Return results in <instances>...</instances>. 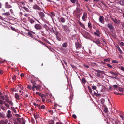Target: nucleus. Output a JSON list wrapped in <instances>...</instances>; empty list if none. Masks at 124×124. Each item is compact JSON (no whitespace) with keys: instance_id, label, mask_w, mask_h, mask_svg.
Listing matches in <instances>:
<instances>
[{"instance_id":"nucleus-12","label":"nucleus","mask_w":124,"mask_h":124,"mask_svg":"<svg viewBox=\"0 0 124 124\" xmlns=\"http://www.w3.org/2000/svg\"><path fill=\"white\" fill-rule=\"evenodd\" d=\"M54 33L56 35V37H59L60 36V34L58 31H53Z\"/></svg>"},{"instance_id":"nucleus-46","label":"nucleus","mask_w":124,"mask_h":124,"mask_svg":"<svg viewBox=\"0 0 124 124\" xmlns=\"http://www.w3.org/2000/svg\"><path fill=\"white\" fill-rule=\"evenodd\" d=\"M57 39L59 41H61V38L59 37H56Z\"/></svg>"},{"instance_id":"nucleus-6","label":"nucleus","mask_w":124,"mask_h":124,"mask_svg":"<svg viewBox=\"0 0 124 124\" xmlns=\"http://www.w3.org/2000/svg\"><path fill=\"white\" fill-rule=\"evenodd\" d=\"M99 20L100 22L102 23H104V17L102 16H100L99 18Z\"/></svg>"},{"instance_id":"nucleus-22","label":"nucleus","mask_w":124,"mask_h":124,"mask_svg":"<svg viewBox=\"0 0 124 124\" xmlns=\"http://www.w3.org/2000/svg\"><path fill=\"white\" fill-rule=\"evenodd\" d=\"M111 19L116 24V22L117 21V20L116 18H115L114 19L112 18H111Z\"/></svg>"},{"instance_id":"nucleus-23","label":"nucleus","mask_w":124,"mask_h":124,"mask_svg":"<svg viewBox=\"0 0 124 124\" xmlns=\"http://www.w3.org/2000/svg\"><path fill=\"white\" fill-rule=\"evenodd\" d=\"M119 3L122 5H124V0L120 1H119Z\"/></svg>"},{"instance_id":"nucleus-20","label":"nucleus","mask_w":124,"mask_h":124,"mask_svg":"<svg viewBox=\"0 0 124 124\" xmlns=\"http://www.w3.org/2000/svg\"><path fill=\"white\" fill-rule=\"evenodd\" d=\"M50 124H54V120H50L49 122Z\"/></svg>"},{"instance_id":"nucleus-37","label":"nucleus","mask_w":124,"mask_h":124,"mask_svg":"<svg viewBox=\"0 0 124 124\" xmlns=\"http://www.w3.org/2000/svg\"><path fill=\"white\" fill-rule=\"evenodd\" d=\"M82 82L83 83H85L86 82V81L84 78H83L82 79Z\"/></svg>"},{"instance_id":"nucleus-13","label":"nucleus","mask_w":124,"mask_h":124,"mask_svg":"<svg viewBox=\"0 0 124 124\" xmlns=\"http://www.w3.org/2000/svg\"><path fill=\"white\" fill-rule=\"evenodd\" d=\"M15 97L17 100H19L20 99L19 96L18 94L16 93L15 95Z\"/></svg>"},{"instance_id":"nucleus-45","label":"nucleus","mask_w":124,"mask_h":124,"mask_svg":"<svg viewBox=\"0 0 124 124\" xmlns=\"http://www.w3.org/2000/svg\"><path fill=\"white\" fill-rule=\"evenodd\" d=\"M120 22H121L119 20H117L116 24H119L120 23Z\"/></svg>"},{"instance_id":"nucleus-57","label":"nucleus","mask_w":124,"mask_h":124,"mask_svg":"<svg viewBox=\"0 0 124 124\" xmlns=\"http://www.w3.org/2000/svg\"><path fill=\"white\" fill-rule=\"evenodd\" d=\"M35 21L31 19L30 20V22L32 24Z\"/></svg>"},{"instance_id":"nucleus-3","label":"nucleus","mask_w":124,"mask_h":124,"mask_svg":"<svg viewBox=\"0 0 124 124\" xmlns=\"http://www.w3.org/2000/svg\"><path fill=\"white\" fill-rule=\"evenodd\" d=\"M7 116L8 118H10L12 116V115L11 114V111L10 110H8L7 111Z\"/></svg>"},{"instance_id":"nucleus-14","label":"nucleus","mask_w":124,"mask_h":124,"mask_svg":"<svg viewBox=\"0 0 124 124\" xmlns=\"http://www.w3.org/2000/svg\"><path fill=\"white\" fill-rule=\"evenodd\" d=\"M32 33H34L33 31H29L28 33V34L29 36L31 37H32L33 35L32 34Z\"/></svg>"},{"instance_id":"nucleus-29","label":"nucleus","mask_w":124,"mask_h":124,"mask_svg":"<svg viewBox=\"0 0 124 124\" xmlns=\"http://www.w3.org/2000/svg\"><path fill=\"white\" fill-rule=\"evenodd\" d=\"M110 61V59L109 58H106L104 60V61L105 62H109Z\"/></svg>"},{"instance_id":"nucleus-64","label":"nucleus","mask_w":124,"mask_h":124,"mask_svg":"<svg viewBox=\"0 0 124 124\" xmlns=\"http://www.w3.org/2000/svg\"><path fill=\"white\" fill-rule=\"evenodd\" d=\"M3 73V71L2 70H0V73L1 74H2Z\"/></svg>"},{"instance_id":"nucleus-53","label":"nucleus","mask_w":124,"mask_h":124,"mask_svg":"<svg viewBox=\"0 0 124 124\" xmlns=\"http://www.w3.org/2000/svg\"><path fill=\"white\" fill-rule=\"evenodd\" d=\"M23 8L24 9L26 10L27 11H28V8H27L25 7H23Z\"/></svg>"},{"instance_id":"nucleus-11","label":"nucleus","mask_w":124,"mask_h":124,"mask_svg":"<svg viewBox=\"0 0 124 124\" xmlns=\"http://www.w3.org/2000/svg\"><path fill=\"white\" fill-rule=\"evenodd\" d=\"M116 47H117L118 50L119 51L120 53L121 54H123L124 53L121 50L120 48L119 47V46L118 45H116Z\"/></svg>"},{"instance_id":"nucleus-54","label":"nucleus","mask_w":124,"mask_h":124,"mask_svg":"<svg viewBox=\"0 0 124 124\" xmlns=\"http://www.w3.org/2000/svg\"><path fill=\"white\" fill-rule=\"evenodd\" d=\"M120 45L122 46H124V43L122 42H121L120 43Z\"/></svg>"},{"instance_id":"nucleus-17","label":"nucleus","mask_w":124,"mask_h":124,"mask_svg":"<svg viewBox=\"0 0 124 124\" xmlns=\"http://www.w3.org/2000/svg\"><path fill=\"white\" fill-rule=\"evenodd\" d=\"M94 70L96 72H98L99 73L104 74V71H102L100 70H98L96 69Z\"/></svg>"},{"instance_id":"nucleus-15","label":"nucleus","mask_w":124,"mask_h":124,"mask_svg":"<svg viewBox=\"0 0 124 124\" xmlns=\"http://www.w3.org/2000/svg\"><path fill=\"white\" fill-rule=\"evenodd\" d=\"M38 13L40 16L41 18H43L44 17V14L42 12H38Z\"/></svg>"},{"instance_id":"nucleus-38","label":"nucleus","mask_w":124,"mask_h":124,"mask_svg":"<svg viewBox=\"0 0 124 124\" xmlns=\"http://www.w3.org/2000/svg\"><path fill=\"white\" fill-rule=\"evenodd\" d=\"M15 116L16 117H17L19 118L21 117V115H19V114H15Z\"/></svg>"},{"instance_id":"nucleus-21","label":"nucleus","mask_w":124,"mask_h":124,"mask_svg":"<svg viewBox=\"0 0 124 124\" xmlns=\"http://www.w3.org/2000/svg\"><path fill=\"white\" fill-rule=\"evenodd\" d=\"M0 116L1 117L4 118L5 117V115L4 114H3V113L0 112Z\"/></svg>"},{"instance_id":"nucleus-42","label":"nucleus","mask_w":124,"mask_h":124,"mask_svg":"<svg viewBox=\"0 0 124 124\" xmlns=\"http://www.w3.org/2000/svg\"><path fill=\"white\" fill-rule=\"evenodd\" d=\"M108 111V109L107 108H104V112L106 113H107V112Z\"/></svg>"},{"instance_id":"nucleus-10","label":"nucleus","mask_w":124,"mask_h":124,"mask_svg":"<svg viewBox=\"0 0 124 124\" xmlns=\"http://www.w3.org/2000/svg\"><path fill=\"white\" fill-rule=\"evenodd\" d=\"M108 27L109 28L110 30H113L114 27L112 24L111 23H109L107 25Z\"/></svg>"},{"instance_id":"nucleus-63","label":"nucleus","mask_w":124,"mask_h":124,"mask_svg":"<svg viewBox=\"0 0 124 124\" xmlns=\"http://www.w3.org/2000/svg\"><path fill=\"white\" fill-rule=\"evenodd\" d=\"M40 42L41 44H42L44 45L45 46H46L47 47H48L47 46V45H46V44L45 43H43V42Z\"/></svg>"},{"instance_id":"nucleus-49","label":"nucleus","mask_w":124,"mask_h":124,"mask_svg":"<svg viewBox=\"0 0 124 124\" xmlns=\"http://www.w3.org/2000/svg\"><path fill=\"white\" fill-rule=\"evenodd\" d=\"M4 120H2L0 121V124H4Z\"/></svg>"},{"instance_id":"nucleus-28","label":"nucleus","mask_w":124,"mask_h":124,"mask_svg":"<svg viewBox=\"0 0 124 124\" xmlns=\"http://www.w3.org/2000/svg\"><path fill=\"white\" fill-rule=\"evenodd\" d=\"M94 95L96 96V97L100 96L101 95V94H100L97 93L95 92H94Z\"/></svg>"},{"instance_id":"nucleus-8","label":"nucleus","mask_w":124,"mask_h":124,"mask_svg":"<svg viewBox=\"0 0 124 124\" xmlns=\"http://www.w3.org/2000/svg\"><path fill=\"white\" fill-rule=\"evenodd\" d=\"M33 115L34 116V118L36 120L38 118L40 117V116L39 114L36 113L33 114Z\"/></svg>"},{"instance_id":"nucleus-51","label":"nucleus","mask_w":124,"mask_h":124,"mask_svg":"<svg viewBox=\"0 0 124 124\" xmlns=\"http://www.w3.org/2000/svg\"><path fill=\"white\" fill-rule=\"evenodd\" d=\"M12 109L13 111L15 112V113H16L17 111L14 108H12Z\"/></svg>"},{"instance_id":"nucleus-33","label":"nucleus","mask_w":124,"mask_h":124,"mask_svg":"<svg viewBox=\"0 0 124 124\" xmlns=\"http://www.w3.org/2000/svg\"><path fill=\"white\" fill-rule=\"evenodd\" d=\"M82 9L79 8H77V12L78 13H79L82 11Z\"/></svg>"},{"instance_id":"nucleus-18","label":"nucleus","mask_w":124,"mask_h":124,"mask_svg":"<svg viewBox=\"0 0 124 124\" xmlns=\"http://www.w3.org/2000/svg\"><path fill=\"white\" fill-rule=\"evenodd\" d=\"M97 32H94V34L95 35H96L98 37L100 36V31H97Z\"/></svg>"},{"instance_id":"nucleus-24","label":"nucleus","mask_w":124,"mask_h":124,"mask_svg":"<svg viewBox=\"0 0 124 124\" xmlns=\"http://www.w3.org/2000/svg\"><path fill=\"white\" fill-rule=\"evenodd\" d=\"M88 89L89 91V92L91 94H92V90L91 88L89 86H88Z\"/></svg>"},{"instance_id":"nucleus-59","label":"nucleus","mask_w":124,"mask_h":124,"mask_svg":"<svg viewBox=\"0 0 124 124\" xmlns=\"http://www.w3.org/2000/svg\"><path fill=\"white\" fill-rule=\"evenodd\" d=\"M113 86L116 89L118 87V86L116 85H113Z\"/></svg>"},{"instance_id":"nucleus-50","label":"nucleus","mask_w":124,"mask_h":124,"mask_svg":"<svg viewBox=\"0 0 124 124\" xmlns=\"http://www.w3.org/2000/svg\"><path fill=\"white\" fill-rule=\"evenodd\" d=\"M72 117L74 119H76L77 118L75 114H73L72 115Z\"/></svg>"},{"instance_id":"nucleus-39","label":"nucleus","mask_w":124,"mask_h":124,"mask_svg":"<svg viewBox=\"0 0 124 124\" xmlns=\"http://www.w3.org/2000/svg\"><path fill=\"white\" fill-rule=\"evenodd\" d=\"M40 88V85H37L36 87V89L37 90H39Z\"/></svg>"},{"instance_id":"nucleus-5","label":"nucleus","mask_w":124,"mask_h":124,"mask_svg":"<svg viewBox=\"0 0 124 124\" xmlns=\"http://www.w3.org/2000/svg\"><path fill=\"white\" fill-rule=\"evenodd\" d=\"M93 42L95 43H96V44H97V45H100L101 44L100 41L99 39H98L96 40H93Z\"/></svg>"},{"instance_id":"nucleus-55","label":"nucleus","mask_w":124,"mask_h":124,"mask_svg":"<svg viewBox=\"0 0 124 124\" xmlns=\"http://www.w3.org/2000/svg\"><path fill=\"white\" fill-rule=\"evenodd\" d=\"M0 97L3 100H4L5 99V97L4 96H0Z\"/></svg>"},{"instance_id":"nucleus-40","label":"nucleus","mask_w":124,"mask_h":124,"mask_svg":"<svg viewBox=\"0 0 124 124\" xmlns=\"http://www.w3.org/2000/svg\"><path fill=\"white\" fill-rule=\"evenodd\" d=\"M92 88L93 90H96L97 88V87L95 86H92Z\"/></svg>"},{"instance_id":"nucleus-58","label":"nucleus","mask_w":124,"mask_h":124,"mask_svg":"<svg viewBox=\"0 0 124 124\" xmlns=\"http://www.w3.org/2000/svg\"><path fill=\"white\" fill-rule=\"evenodd\" d=\"M121 70L123 71H124V67L123 66H121L120 68Z\"/></svg>"},{"instance_id":"nucleus-47","label":"nucleus","mask_w":124,"mask_h":124,"mask_svg":"<svg viewBox=\"0 0 124 124\" xmlns=\"http://www.w3.org/2000/svg\"><path fill=\"white\" fill-rule=\"evenodd\" d=\"M112 63H118V62L117 61L114 60H113L112 61Z\"/></svg>"},{"instance_id":"nucleus-48","label":"nucleus","mask_w":124,"mask_h":124,"mask_svg":"<svg viewBox=\"0 0 124 124\" xmlns=\"http://www.w3.org/2000/svg\"><path fill=\"white\" fill-rule=\"evenodd\" d=\"M45 106H44V105H42L41 107V108L43 109H45Z\"/></svg>"},{"instance_id":"nucleus-36","label":"nucleus","mask_w":124,"mask_h":124,"mask_svg":"<svg viewBox=\"0 0 124 124\" xmlns=\"http://www.w3.org/2000/svg\"><path fill=\"white\" fill-rule=\"evenodd\" d=\"M3 15H4L6 16H8L10 15V13L9 12H7L2 14Z\"/></svg>"},{"instance_id":"nucleus-27","label":"nucleus","mask_w":124,"mask_h":124,"mask_svg":"<svg viewBox=\"0 0 124 124\" xmlns=\"http://www.w3.org/2000/svg\"><path fill=\"white\" fill-rule=\"evenodd\" d=\"M12 79L13 80H14V81L16 80V76L15 75H13L12 77Z\"/></svg>"},{"instance_id":"nucleus-19","label":"nucleus","mask_w":124,"mask_h":124,"mask_svg":"<svg viewBox=\"0 0 124 124\" xmlns=\"http://www.w3.org/2000/svg\"><path fill=\"white\" fill-rule=\"evenodd\" d=\"M64 30L65 31H67L69 30V28L66 26H64Z\"/></svg>"},{"instance_id":"nucleus-61","label":"nucleus","mask_w":124,"mask_h":124,"mask_svg":"<svg viewBox=\"0 0 124 124\" xmlns=\"http://www.w3.org/2000/svg\"><path fill=\"white\" fill-rule=\"evenodd\" d=\"M51 15L53 16H55L54 13L53 12H51Z\"/></svg>"},{"instance_id":"nucleus-62","label":"nucleus","mask_w":124,"mask_h":124,"mask_svg":"<svg viewBox=\"0 0 124 124\" xmlns=\"http://www.w3.org/2000/svg\"><path fill=\"white\" fill-rule=\"evenodd\" d=\"M116 77H113L111 76H109V77H110V78H115V79H116Z\"/></svg>"},{"instance_id":"nucleus-26","label":"nucleus","mask_w":124,"mask_h":124,"mask_svg":"<svg viewBox=\"0 0 124 124\" xmlns=\"http://www.w3.org/2000/svg\"><path fill=\"white\" fill-rule=\"evenodd\" d=\"M73 97V95L72 94H72L70 93V96L69 99H70V101H72V100Z\"/></svg>"},{"instance_id":"nucleus-32","label":"nucleus","mask_w":124,"mask_h":124,"mask_svg":"<svg viewBox=\"0 0 124 124\" xmlns=\"http://www.w3.org/2000/svg\"><path fill=\"white\" fill-rule=\"evenodd\" d=\"M8 103L11 106H12L13 105V103L12 101L11 100H8Z\"/></svg>"},{"instance_id":"nucleus-30","label":"nucleus","mask_w":124,"mask_h":124,"mask_svg":"<svg viewBox=\"0 0 124 124\" xmlns=\"http://www.w3.org/2000/svg\"><path fill=\"white\" fill-rule=\"evenodd\" d=\"M110 73L111 74H112V75H115V76H117V74L116 73H115L114 72H113L112 71H110Z\"/></svg>"},{"instance_id":"nucleus-2","label":"nucleus","mask_w":124,"mask_h":124,"mask_svg":"<svg viewBox=\"0 0 124 124\" xmlns=\"http://www.w3.org/2000/svg\"><path fill=\"white\" fill-rule=\"evenodd\" d=\"M76 47L77 49H79L81 48V45L78 42H77L75 43Z\"/></svg>"},{"instance_id":"nucleus-1","label":"nucleus","mask_w":124,"mask_h":124,"mask_svg":"<svg viewBox=\"0 0 124 124\" xmlns=\"http://www.w3.org/2000/svg\"><path fill=\"white\" fill-rule=\"evenodd\" d=\"M81 33L84 37L88 39L91 37V35L87 31H81Z\"/></svg>"},{"instance_id":"nucleus-56","label":"nucleus","mask_w":124,"mask_h":124,"mask_svg":"<svg viewBox=\"0 0 124 124\" xmlns=\"http://www.w3.org/2000/svg\"><path fill=\"white\" fill-rule=\"evenodd\" d=\"M107 65L110 68H112V66L110 64H108Z\"/></svg>"},{"instance_id":"nucleus-41","label":"nucleus","mask_w":124,"mask_h":124,"mask_svg":"<svg viewBox=\"0 0 124 124\" xmlns=\"http://www.w3.org/2000/svg\"><path fill=\"white\" fill-rule=\"evenodd\" d=\"M114 93L115 94L118 95H122L123 94L121 93H120L117 92H114Z\"/></svg>"},{"instance_id":"nucleus-4","label":"nucleus","mask_w":124,"mask_h":124,"mask_svg":"<svg viewBox=\"0 0 124 124\" xmlns=\"http://www.w3.org/2000/svg\"><path fill=\"white\" fill-rule=\"evenodd\" d=\"M35 28L37 30L41 29H42V27L40 25L37 24L35 25Z\"/></svg>"},{"instance_id":"nucleus-43","label":"nucleus","mask_w":124,"mask_h":124,"mask_svg":"<svg viewBox=\"0 0 124 124\" xmlns=\"http://www.w3.org/2000/svg\"><path fill=\"white\" fill-rule=\"evenodd\" d=\"M4 124H7L8 122V120L7 119H5L4 120Z\"/></svg>"},{"instance_id":"nucleus-60","label":"nucleus","mask_w":124,"mask_h":124,"mask_svg":"<svg viewBox=\"0 0 124 124\" xmlns=\"http://www.w3.org/2000/svg\"><path fill=\"white\" fill-rule=\"evenodd\" d=\"M4 103V104L6 106V107H9V105L8 104H7V103H6L5 102V103Z\"/></svg>"},{"instance_id":"nucleus-34","label":"nucleus","mask_w":124,"mask_h":124,"mask_svg":"<svg viewBox=\"0 0 124 124\" xmlns=\"http://www.w3.org/2000/svg\"><path fill=\"white\" fill-rule=\"evenodd\" d=\"M5 101H3L0 99V104L3 105V104L4 103H5Z\"/></svg>"},{"instance_id":"nucleus-44","label":"nucleus","mask_w":124,"mask_h":124,"mask_svg":"<svg viewBox=\"0 0 124 124\" xmlns=\"http://www.w3.org/2000/svg\"><path fill=\"white\" fill-rule=\"evenodd\" d=\"M72 68L74 69H75L76 68V67L74 65L70 64Z\"/></svg>"},{"instance_id":"nucleus-16","label":"nucleus","mask_w":124,"mask_h":124,"mask_svg":"<svg viewBox=\"0 0 124 124\" xmlns=\"http://www.w3.org/2000/svg\"><path fill=\"white\" fill-rule=\"evenodd\" d=\"M5 7L6 8H11V6L7 2H6L5 3Z\"/></svg>"},{"instance_id":"nucleus-31","label":"nucleus","mask_w":124,"mask_h":124,"mask_svg":"<svg viewBox=\"0 0 124 124\" xmlns=\"http://www.w3.org/2000/svg\"><path fill=\"white\" fill-rule=\"evenodd\" d=\"M101 103L102 104H103L104 103L105 100L104 99L102 98L101 100Z\"/></svg>"},{"instance_id":"nucleus-52","label":"nucleus","mask_w":124,"mask_h":124,"mask_svg":"<svg viewBox=\"0 0 124 124\" xmlns=\"http://www.w3.org/2000/svg\"><path fill=\"white\" fill-rule=\"evenodd\" d=\"M88 26L89 28H91V23H89L88 24Z\"/></svg>"},{"instance_id":"nucleus-25","label":"nucleus","mask_w":124,"mask_h":124,"mask_svg":"<svg viewBox=\"0 0 124 124\" xmlns=\"http://www.w3.org/2000/svg\"><path fill=\"white\" fill-rule=\"evenodd\" d=\"M60 20L61 22L62 23L64 22L65 21V19L64 18L61 17L60 18Z\"/></svg>"},{"instance_id":"nucleus-9","label":"nucleus","mask_w":124,"mask_h":124,"mask_svg":"<svg viewBox=\"0 0 124 124\" xmlns=\"http://www.w3.org/2000/svg\"><path fill=\"white\" fill-rule=\"evenodd\" d=\"M87 14L86 13H84L83 14V16L82 17V18L83 20L85 21L86 20L85 18H87Z\"/></svg>"},{"instance_id":"nucleus-7","label":"nucleus","mask_w":124,"mask_h":124,"mask_svg":"<svg viewBox=\"0 0 124 124\" xmlns=\"http://www.w3.org/2000/svg\"><path fill=\"white\" fill-rule=\"evenodd\" d=\"M33 8L34 9H37L39 10H40L41 9L40 8L36 5H35L33 6Z\"/></svg>"},{"instance_id":"nucleus-35","label":"nucleus","mask_w":124,"mask_h":124,"mask_svg":"<svg viewBox=\"0 0 124 124\" xmlns=\"http://www.w3.org/2000/svg\"><path fill=\"white\" fill-rule=\"evenodd\" d=\"M62 46L63 47H66L67 46V44L66 43H64L63 44Z\"/></svg>"}]
</instances>
